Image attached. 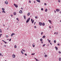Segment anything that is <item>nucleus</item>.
Segmentation results:
<instances>
[{
    "mask_svg": "<svg viewBox=\"0 0 61 61\" xmlns=\"http://www.w3.org/2000/svg\"><path fill=\"white\" fill-rule=\"evenodd\" d=\"M56 11H57V12H59V11H60V9H56Z\"/></svg>",
    "mask_w": 61,
    "mask_h": 61,
    "instance_id": "f03ea898",
    "label": "nucleus"
},
{
    "mask_svg": "<svg viewBox=\"0 0 61 61\" xmlns=\"http://www.w3.org/2000/svg\"><path fill=\"white\" fill-rule=\"evenodd\" d=\"M11 39H10L9 40V41H11Z\"/></svg>",
    "mask_w": 61,
    "mask_h": 61,
    "instance_id": "4c0bfd02",
    "label": "nucleus"
},
{
    "mask_svg": "<svg viewBox=\"0 0 61 61\" xmlns=\"http://www.w3.org/2000/svg\"><path fill=\"white\" fill-rule=\"evenodd\" d=\"M4 46L5 47H6V45H4Z\"/></svg>",
    "mask_w": 61,
    "mask_h": 61,
    "instance_id": "0e129e2a",
    "label": "nucleus"
},
{
    "mask_svg": "<svg viewBox=\"0 0 61 61\" xmlns=\"http://www.w3.org/2000/svg\"><path fill=\"white\" fill-rule=\"evenodd\" d=\"M16 19L17 20H18V21H19V20H18V18H17Z\"/></svg>",
    "mask_w": 61,
    "mask_h": 61,
    "instance_id": "a19ab883",
    "label": "nucleus"
},
{
    "mask_svg": "<svg viewBox=\"0 0 61 61\" xmlns=\"http://www.w3.org/2000/svg\"><path fill=\"white\" fill-rule=\"evenodd\" d=\"M34 27L35 28H36V26H34Z\"/></svg>",
    "mask_w": 61,
    "mask_h": 61,
    "instance_id": "f704fd0d",
    "label": "nucleus"
},
{
    "mask_svg": "<svg viewBox=\"0 0 61 61\" xmlns=\"http://www.w3.org/2000/svg\"><path fill=\"white\" fill-rule=\"evenodd\" d=\"M60 22H61V20H60Z\"/></svg>",
    "mask_w": 61,
    "mask_h": 61,
    "instance_id": "774afa93",
    "label": "nucleus"
},
{
    "mask_svg": "<svg viewBox=\"0 0 61 61\" xmlns=\"http://www.w3.org/2000/svg\"><path fill=\"white\" fill-rule=\"evenodd\" d=\"M25 56H27V54H25Z\"/></svg>",
    "mask_w": 61,
    "mask_h": 61,
    "instance_id": "864d4df0",
    "label": "nucleus"
},
{
    "mask_svg": "<svg viewBox=\"0 0 61 61\" xmlns=\"http://www.w3.org/2000/svg\"><path fill=\"white\" fill-rule=\"evenodd\" d=\"M46 37V36H44L42 37V38H44Z\"/></svg>",
    "mask_w": 61,
    "mask_h": 61,
    "instance_id": "9b49d317",
    "label": "nucleus"
},
{
    "mask_svg": "<svg viewBox=\"0 0 61 61\" xmlns=\"http://www.w3.org/2000/svg\"><path fill=\"white\" fill-rule=\"evenodd\" d=\"M44 56L45 57H47V55H45Z\"/></svg>",
    "mask_w": 61,
    "mask_h": 61,
    "instance_id": "4be33fe9",
    "label": "nucleus"
},
{
    "mask_svg": "<svg viewBox=\"0 0 61 61\" xmlns=\"http://www.w3.org/2000/svg\"><path fill=\"white\" fill-rule=\"evenodd\" d=\"M23 51L24 52H25V50H23Z\"/></svg>",
    "mask_w": 61,
    "mask_h": 61,
    "instance_id": "338daca9",
    "label": "nucleus"
},
{
    "mask_svg": "<svg viewBox=\"0 0 61 61\" xmlns=\"http://www.w3.org/2000/svg\"><path fill=\"white\" fill-rule=\"evenodd\" d=\"M34 3H36V2L35 1H34Z\"/></svg>",
    "mask_w": 61,
    "mask_h": 61,
    "instance_id": "e2e57ef3",
    "label": "nucleus"
},
{
    "mask_svg": "<svg viewBox=\"0 0 61 61\" xmlns=\"http://www.w3.org/2000/svg\"><path fill=\"white\" fill-rule=\"evenodd\" d=\"M0 33H2V30L1 29H0Z\"/></svg>",
    "mask_w": 61,
    "mask_h": 61,
    "instance_id": "5701e85b",
    "label": "nucleus"
},
{
    "mask_svg": "<svg viewBox=\"0 0 61 61\" xmlns=\"http://www.w3.org/2000/svg\"><path fill=\"white\" fill-rule=\"evenodd\" d=\"M35 53H33L31 54V55H35Z\"/></svg>",
    "mask_w": 61,
    "mask_h": 61,
    "instance_id": "bb28decb",
    "label": "nucleus"
},
{
    "mask_svg": "<svg viewBox=\"0 0 61 61\" xmlns=\"http://www.w3.org/2000/svg\"><path fill=\"white\" fill-rule=\"evenodd\" d=\"M32 20H33V19H31V21H32Z\"/></svg>",
    "mask_w": 61,
    "mask_h": 61,
    "instance_id": "bf43d9fd",
    "label": "nucleus"
},
{
    "mask_svg": "<svg viewBox=\"0 0 61 61\" xmlns=\"http://www.w3.org/2000/svg\"><path fill=\"white\" fill-rule=\"evenodd\" d=\"M6 37H8V35H6Z\"/></svg>",
    "mask_w": 61,
    "mask_h": 61,
    "instance_id": "473e14b6",
    "label": "nucleus"
},
{
    "mask_svg": "<svg viewBox=\"0 0 61 61\" xmlns=\"http://www.w3.org/2000/svg\"><path fill=\"white\" fill-rule=\"evenodd\" d=\"M44 5H46V3H45L44 4Z\"/></svg>",
    "mask_w": 61,
    "mask_h": 61,
    "instance_id": "58836bf2",
    "label": "nucleus"
},
{
    "mask_svg": "<svg viewBox=\"0 0 61 61\" xmlns=\"http://www.w3.org/2000/svg\"><path fill=\"white\" fill-rule=\"evenodd\" d=\"M12 56L13 58H15V55L14 54H13Z\"/></svg>",
    "mask_w": 61,
    "mask_h": 61,
    "instance_id": "7ed1b4c3",
    "label": "nucleus"
},
{
    "mask_svg": "<svg viewBox=\"0 0 61 61\" xmlns=\"http://www.w3.org/2000/svg\"><path fill=\"white\" fill-rule=\"evenodd\" d=\"M36 23V22H35L34 23V25H36V24H35Z\"/></svg>",
    "mask_w": 61,
    "mask_h": 61,
    "instance_id": "de8ad7c7",
    "label": "nucleus"
},
{
    "mask_svg": "<svg viewBox=\"0 0 61 61\" xmlns=\"http://www.w3.org/2000/svg\"><path fill=\"white\" fill-rule=\"evenodd\" d=\"M30 18H29L26 21V23H28V22H29V20H30Z\"/></svg>",
    "mask_w": 61,
    "mask_h": 61,
    "instance_id": "f257e3e1",
    "label": "nucleus"
},
{
    "mask_svg": "<svg viewBox=\"0 0 61 61\" xmlns=\"http://www.w3.org/2000/svg\"><path fill=\"white\" fill-rule=\"evenodd\" d=\"M2 55V54L1 53H0V56H1Z\"/></svg>",
    "mask_w": 61,
    "mask_h": 61,
    "instance_id": "4d7b16f0",
    "label": "nucleus"
},
{
    "mask_svg": "<svg viewBox=\"0 0 61 61\" xmlns=\"http://www.w3.org/2000/svg\"><path fill=\"white\" fill-rule=\"evenodd\" d=\"M42 25H43V26H44V25H45V23H42Z\"/></svg>",
    "mask_w": 61,
    "mask_h": 61,
    "instance_id": "f8f14e48",
    "label": "nucleus"
},
{
    "mask_svg": "<svg viewBox=\"0 0 61 61\" xmlns=\"http://www.w3.org/2000/svg\"><path fill=\"white\" fill-rule=\"evenodd\" d=\"M45 11L46 12H47V9H46L45 10Z\"/></svg>",
    "mask_w": 61,
    "mask_h": 61,
    "instance_id": "dca6fc26",
    "label": "nucleus"
},
{
    "mask_svg": "<svg viewBox=\"0 0 61 61\" xmlns=\"http://www.w3.org/2000/svg\"><path fill=\"white\" fill-rule=\"evenodd\" d=\"M19 12L20 14H22L23 12H22V11L21 10H20Z\"/></svg>",
    "mask_w": 61,
    "mask_h": 61,
    "instance_id": "20e7f679",
    "label": "nucleus"
},
{
    "mask_svg": "<svg viewBox=\"0 0 61 61\" xmlns=\"http://www.w3.org/2000/svg\"><path fill=\"white\" fill-rule=\"evenodd\" d=\"M36 60V61H38V60H37V59Z\"/></svg>",
    "mask_w": 61,
    "mask_h": 61,
    "instance_id": "3c124183",
    "label": "nucleus"
},
{
    "mask_svg": "<svg viewBox=\"0 0 61 61\" xmlns=\"http://www.w3.org/2000/svg\"><path fill=\"white\" fill-rule=\"evenodd\" d=\"M36 1H37L38 2H39L40 3V0H36Z\"/></svg>",
    "mask_w": 61,
    "mask_h": 61,
    "instance_id": "6e6552de",
    "label": "nucleus"
},
{
    "mask_svg": "<svg viewBox=\"0 0 61 61\" xmlns=\"http://www.w3.org/2000/svg\"><path fill=\"white\" fill-rule=\"evenodd\" d=\"M14 15H16V12H15L14 13Z\"/></svg>",
    "mask_w": 61,
    "mask_h": 61,
    "instance_id": "ddd939ff",
    "label": "nucleus"
},
{
    "mask_svg": "<svg viewBox=\"0 0 61 61\" xmlns=\"http://www.w3.org/2000/svg\"><path fill=\"white\" fill-rule=\"evenodd\" d=\"M54 12L55 13H56V10H54Z\"/></svg>",
    "mask_w": 61,
    "mask_h": 61,
    "instance_id": "09e8293b",
    "label": "nucleus"
},
{
    "mask_svg": "<svg viewBox=\"0 0 61 61\" xmlns=\"http://www.w3.org/2000/svg\"><path fill=\"white\" fill-rule=\"evenodd\" d=\"M34 20H32V24H33V23H34Z\"/></svg>",
    "mask_w": 61,
    "mask_h": 61,
    "instance_id": "393cba45",
    "label": "nucleus"
},
{
    "mask_svg": "<svg viewBox=\"0 0 61 61\" xmlns=\"http://www.w3.org/2000/svg\"><path fill=\"white\" fill-rule=\"evenodd\" d=\"M29 2L30 3H31V1L29 0Z\"/></svg>",
    "mask_w": 61,
    "mask_h": 61,
    "instance_id": "ea45409f",
    "label": "nucleus"
},
{
    "mask_svg": "<svg viewBox=\"0 0 61 61\" xmlns=\"http://www.w3.org/2000/svg\"><path fill=\"white\" fill-rule=\"evenodd\" d=\"M0 35L1 36H2V34H0Z\"/></svg>",
    "mask_w": 61,
    "mask_h": 61,
    "instance_id": "052dcab7",
    "label": "nucleus"
},
{
    "mask_svg": "<svg viewBox=\"0 0 61 61\" xmlns=\"http://www.w3.org/2000/svg\"><path fill=\"white\" fill-rule=\"evenodd\" d=\"M40 41H41V42H42V41H43V39H42L41 38L40 39Z\"/></svg>",
    "mask_w": 61,
    "mask_h": 61,
    "instance_id": "6ab92c4d",
    "label": "nucleus"
},
{
    "mask_svg": "<svg viewBox=\"0 0 61 61\" xmlns=\"http://www.w3.org/2000/svg\"><path fill=\"white\" fill-rule=\"evenodd\" d=\"M14 47L15 48H16V46L15 45L14 46Z\"/></svg>",
    "mask_w": 61,
    "mask_h": 61,
    "instance_id": "cd10ccee",
    "label": "nucleus"
},
{
    "mask_svg": "<svg viewBox=\"0 0 61 61\" xmlns=\"http://www.w3.org/2000/svg\"><path fill=\"white\" fill-rule=\"evenodd\" d=\"M2 10H3V11H5V9H4V8H2Z\"/></svg>",
    "mask_w": 61,
    "mask_h": 61,
    "instance_id": "412c9836",
    "label": "nucleus"
},
{
    "mask_svg": "<svg viewBox=\"0 0 61 61\" xmlns=\"http://www.w3.org/2000/svg\"><path fill=\"white\" fill-rule=\"evenodd\" d=\"M49 43H50V42H51V41L50 40H49Z\"/></svg>",
    "mask_w": 61,
    "mask_h": 61,
    "instance_id": "79ce46f5",
    "label": "nucleus"
},
{
    "mask_svg": "<svg viewBox=\"0 0 61 61\" xmlns=\"http://www.w3.org/2000/svg\"><path fill=\"white\" fill-rule=\"evenodd\" d=\"M49 27L50 28H51V27L50 26H49Z\"/></svg>",
    "mask_w": 61,
    "mask_h": 61,
    "instance_id": "603ef678",
    "label": "nucleus"
},
{
    "mask_svg": "<svg viewBox=\"0 0 61 61\" xmlns=\"http://www.w3.org/2000/svg\"><path fill=\"white\" fill-rule=\"evenodd\" d=\"M45 45H46V44H44L43 45V47L45 46Z\"/></svg>",
    "mask_w": 61,
    "mask_h": 61,
    "instance_id": "7c9ffc66",
    "label": "nucleus"
},
{
    "mask_svg": "<svg viewBox=\"0 0 61 61\" xmlns=\"http://www.w3.org/2000/svg\"><path fill=\"white\" fill-rule=\"evenodd\" d=\"M41 10L42 11H43V8H41Z\"/></svg>",
    "mask_w": 61,
    "mask_h": 61,
    "instance_id": "72a5a7b5",
    "label": "nucleus"
},
{
    "mask_svg": "<svg viewBox=\"0 0 61 61\" xmlns=\"http://www.w3.org/2000/svg\"><path fill=\"white\" fill-rule=\"evenodd\" d=\"M55 48H56V50H57L58 49L57 48V47H56V46L55 47Z\"/></svg>",
    "mask_w": 61,
    "mask_h": 61,
    "instance_id": "9d476101",
    "label": "nucleus"
},
{
    "mask_svg": "<svg viewBox=\"0 0 61 61\" xmlns=\"http://www.w3.org/2000/svg\"><path fill=\"white\" fill-rule=\"evenodd\" d=\"M12 34H13V35H15V34L14 33H12Z\"/></svg>",
    "mask_w": 61,
    "mask_h": 61,
    "instance_id": "a18cd8bd",
    "label": "nucleus"
},
{
    "mask_svg": "<svg viewBox=\"0 0 61 61\" xmlns=\"http://www.w3.org/2000/svg\"><path fill=\"white\" fill-rule=\"evenodd\" d=\"M2 41H3V42H4L5 41H4L3 40H2Z\"/></svg>",
    "mask_w": 61,
    "mask_h": 61,
    "instance_id": "69168bd1",
    "label": "nucleus"
},
{
    "mask_svg": "<svg viewBox=\"0 0 61 61\" xmlns=\"http://www.w3.org/2000/svg\"><path fill=\"white\" fill-rule=\"evenodd\" d=\"M21 9H23V8H21Z\"/></svg>",
    "mask_w": 61,
    "mask_h": 61,
    "instance_id": "13d9d810",
    "label": "nucleus"
},
{
    "mask_svg": "<svg viewBox=\"0 0 61 61\" xmlns=\"http://www.w3.org/2000/svg\"><path fill=\"white\" fill-rule=\"evenodd\" d=\"M39 23L40 25L41 26L42 25V22H39Z\"/></svg>",
    "mask_w": 61,
    "mask_h": 61,
    "instance_id": "39448f33",
    "label": "nucleus"
},
{
    "mask_svg": "<svg viewBox=\"0 0 61 61\" xmlns=\"http://www.w3.org/2000/svg\"><path fill=\"white\" fill-rule=\"evenodd\" d=\"M50 45H52V43H50Z\"/></svg>",
    "mask_w": 61,
    "mask_h": 61,
    "instance_id": "49530a36",
    "label": "nucleus"
},
{
    "mask_svg": "<svg viewBox=\"0 0 61 61\" xmlns=\"http://www.w3.org/2000/svg\"><path fill=\"white\" fill-rule=\"evenodd\" d=\"M56 32H55V33H54L55 35L56 34Z\"/></svg>",
    "mask_w": 61,
    "mask_h": 61,
    "instance_id": "680f3d73",
    "label": "nucleus"
},
{
    "mask_svg": "<svg viewBox=\"0 0 61 61\" xmlns=\"http://www.w3.org/2000/svg\"><path fill=\"white\" fill-rule=\"evenodd\" d=\"M24 18L25 19V18H26V17L25 15H24Z\"/></svg>",
    "mask_w": 61,
    "mask_h": 61,
    "instance_id": "4468645a",
    "label": "nucleus"
},
{
    "mask_svg": "<svg viewBox=\"0 0 61 61\" xmlns=\"http://www.w3.org/2000/svg\"><path fill=\"white\" fill-rule=\"evenodd\" d=\"M14 5L15 6V7H16L17 8L18 7V6L17 5H15V4H14Z\"/></svg>",
    "mask_w": 61,
    "mask_h": 61,
    "instance_id": "423d86ee",
    "label": "nucleus"
},
{
    "mask_svg": "<svg viewBox=\"0 0 61 61\" xmlns=\"http://www.w3.org/2000/svg\"><path fill=\"white\" fill-rule=\"evenodd\" d=\"M5 4H6L7 5L8 4V2H7V1H6L5 2Z\"/></svg>",
    "mask_w": 61,
    "mask_h": 61,
    "instance_id": "0eeeda50",
    "label": "nucleus"
},
{
    "mask_svg": "<svg viewBox=\"0 0 61 61\" xmlns=\"http://www.w3.org/2000/svg\"><path fill=\"white\" fill-rule=\"evenodd\" d=\"M58 2H60V0H58Z\"/></svg>",
    "mask_w": 61,
    "mask_h": 61,
    "instance_id": "37998d69",
    "label": "nucleus"
},
{
    "mask_svg": "<svg viewBox=\"0 0 61 61\" xmlns=\"http://www.w3.org/2000/svg\"><path fill=\"white\" fill-rule=\"evenodd\" d=\"M58 53H59V54H61V51H58Z\"/></svg>",
    "mask_w": 61,
    "mask_h": 61,
    "instance_id": "c756f323",
    "label": "nucleus"
},
{
    "mask_svg": "<svg viewBox=\"0 0 61 61\" xmlns=\"http://www.w3.org/2000/svg\"><path fill=\"white\" fill-rule=\"evenodd\" d=\"M48 21H49V22H50V23L51 24V22H52V21H51L50 20H49Z\"/></svg>",
    "mask_w": 61,
    "mask_h": 61,
    "instance_id": "1a4fd4ad",
    "label": "nucleus"
},
{
    "mask_svg": "<svg viewBox=\"0 0 61 61\" xmlns=\"http://www.w3.org/2000/svg\"><path fill=\"white\" fill-rule=\"evenodd\" d=\"M61 58H59V61H61Z\"/></svg>",
    "mask_w": 61,
    "mask_h": 61,
    "instance_id": "aec40b11",
    "label": "nucleus"
},
{
    "mask_svg": "<svg viewBox=\"0 0 61 61\" xmlns=\"http://www.w3.org/2000/svg\"><path fill=\"white\" fill-rule=\"evenodd\" d=\"M30 15V13H28L27 15H28V16H29V15Z\"/></svg>",
    "mask_w": 61,
    "mask_h": 61,
    "instance_id": "f3484780",
    "label": "nucleus"
},
{
    "mask_svg": "<svg viewBox=\"0 0 61 61\" xmlns=\"http://www.w3.org/2000/svg\"><path fill=\"white\" fill-rule=\"evenodd\" d=\"M2 13H5V11L4 10H3L2 11Z\"/></svg>",
    "mask_w": 61,
    "mask_h": 61,
    "instance_id": "a211bd4d",
    "label": "nucleus"
},
{
    "mask_svg": "<svg viewBox=\"0 0 61 61\" xmlns=\"http://www.w3.org/2000/svg\"><path fill=\"white\" fill-rule=\"evenodd\" d=\"M58 46H59V44H57Z\"/></svg>",
    "mask_w": 61,
    "mask_h": 61,
    "instance_id": "5fc2aeb1",
    "label": "nucleus"
},
{
    "mask_svg": "<svg viewBox=\"0 0 61 61\" xmlns=\"http://www.w3.org/2000/svg\"><path fill=\"white\" fill-rule=\"evenodd\" d=\"M54 43H56V40H55L54 41Z\"/></svg>",
    "mask_w": 61,
    "mask_h": 61,
    "instance_id": "a878e982",
    "label": "nucleus"
},
{
    "mask_svg": "<svg viewBox=\"0 0 61 61\" xmlns=\"http://www.w3.org/2000/svg\"><path fill=\"white\" fill-rule=\"evenodd\" d=\"M59 13H60V14H61V11H60Z\"/></svg>",
    "mask_w": 61,
    "mask_h": 61,
    "instance_id": "8fccbe9b",
    "label": "nucleus"
},
{
    "mask_svg": "<svg viewBox=\"0 0 61 61\" xmlns=\"http://www.w3.org/2000/svg\"><path fill=\"white\" fill-rule=\"evenodd\" d=\"M32 46L33 47H34L35 46V44H33V45H32Z\"/></svg>",
    "mask_w": 61,
    "mask_h": 61,
    "instance_id": "2eb2a0df",
    "label": "nucleus"
},
{
    "mask_svg": "<svg viewBox=\"0 0 61 61\" xmlns=\"http://www.w3.org/2000/svg\"><path fill=\"white\" fill-rule=\"evenodd\" d=\"M11 17H12V16H13V15H11Z\"/></svg>",
    "mask_w": 61,
    "mask_h": 61,
    "instance_id": "6e6d98bb",
    "label": "nucleus"
},
{
    "mask_svg": "<svg viewBox=\"0 0 61 61\" xmlns=\"http://www.w3.org/2000/svg\"><path fill=\"white\" fill-rule=\"evenodd\" d=\"M4 43H5V44H6V43H7V42H5V41H4Z\"/></svg>",
    "mask_w": 61,
    "mask_h": 61,
    "instance_id": "e433bc0d",
    "label": "nucleus"
},
{
    "mask_svg": "<svg viewBox=\"0 0 61 61\" xmlns=\"http://www.w3.org/2000/svg\"><path fill=\"white\" fill-rule=\"evenodd\" d=\"M21 53L22 54H24V53H23V51H21Z\"/></svg>",
    "mask_w": 61,
    "mask_h": 61,
    "instance_id": "b1692460",
    "label": "nucleus"
},
{
    "mask_svg": "<svg viewBox=\"0 0 61 61\" xmlns=\"http://www.w3.org/2000/svg\"><path fill=\"white\" fill-rule=\"evenodd\" d=\"M58 32H56V35H57V34H58Z\"/></svg>",
    "mask_w": 61,
    "mask_h": 61,
    "instance_id": "c03bdc74",
    "label": "nucleus"
},
{
    "mask_svg": "<svg viewBox=\"0 0 61 61\" xmlns=\"http://www.w3.org/2000/svg\"><path fill=\"white\" fill-rule=\"evenodd\" d=\"M43 32H42L41 33V35H43Z\"/></svg>",
    "mask_w": 61,
    "mask_h": 61,
    "instance_id": "2f4dec72",
    "label": "nucleus"
},
{
    "mask_svg": "<svg viewBox=\"0 0 61 61\" xmlns=\"http://www.w3.org/2000/svg\"><path fill=\"white\" fill-rule=\"evenodd\" d=\"M13 36V34L12 33L11 35V36Z\"/></svg>",
    "mask_w": 61,
    "mask_h": 61,
    "instance_id": "c9c22d12",
    "label": "nucleus"
},
{
    "mask_svg": "<svg viewBox=\"0 0 61 61\" xmlns=\"http://www.w3.org/2000/svg\"><path fill=\"white\" fill-rule=\"evenodd\" d=\"M35 18H36V19H37V18H38V17H37L36 16H35Z\"/></svg>",
    "mask_w": 61,
    "mask_h": 61,
    "instance_id": "c85d7f7f",
    "label": "nucleus"
}]
</instances>
